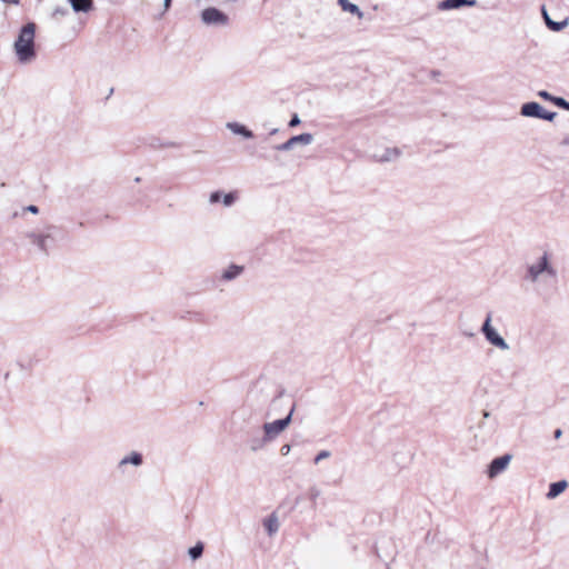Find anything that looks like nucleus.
Listing matches in <instances>:
<instances>
[{
    "mask_svg": "<svg viewBox=\"0 0 569 569\" xmlns=\"http://www.w3.org/2000/svg\"><path fill=\"white\" fill-rule=\"evenodd\" d=\"M263 526L270 537L276 535L280 528L278 516L276 513H271L263 520Z\"/></svg>",
    "mask_w": 569,
    "mask_h": 569,
    "instance_id": "nucleus-16",
    "label": "nucleus"
},
{
    "mask_svg": "<svg viewBox=\"0 0 569 569\" xmlns=\"http://www.w3.org/2000/svg\"><path fill=\"white\" fill-rule=\"evenodd\" d=\"M56 228L49 226L46 228L43 232L30 231L26 234V237L30 240V242L37 246L38 250L44 254L49 253L50 244L53 242V230Z\"/></svg>",
    "mask_w": 569,
    "mask_h": 569,
    "instance_id": "nucleus-5",
    "label": "nucleus"
},
{
    "mask_svg": "<svg viewBox=\"0 0 569 569\" xmlns=\"http://www.w3.org/2000/svg\"><path fill=\"white\" fill-rule=\"evenodd\" d=\"M290 450H291V446H290V445H287V443H286V445H283V446L280 448V452H281V455H282V456H287V455H289Z\"/></svg>",
    "mask_w": 569,
    "mask_h": 569,
    "instance_id": "nucleus-29",
    "label": "nucleus"
},
{
    "mask_svg": "<svg viewBox=\"0 0 569 569\" xmlns=\"http://www.w3.org/2000/svg\"><path fill=\"white\" fill-rule=\"evenodd\" d=\"M477 4V0H443L438 3L439 10H453L459 9L463 6L475 7Z\"/></svg>",
    "mask_w": 569,
    "mask_h": 569,
    "instance_id": "nucleus-11",
    "label": "nucleus"
},
{
    "mask_svg": "<svg viewBox=\"0 0 569 569\" xmlns=\"http://www.w3.org/2000/svg\"><path fill=\"white\" fill-rule=\"evenodd\" d=\"M538 96L547 101H551L552 102V99L555 96H551L548 91L546 90H541L538 92Z\"/></svg>",
    "mask_w": 569,
    "mask_h": 569,
    "instance_id": "nucleus-26",
    "label": "nucleus"
},
{
    "mask_svg": "<svg viewBox=\"0 0 569 569\" xmlns=\"http://www.w3.org/2000/svg\"><path fill=\"white\" fill-rule=\"evenodd\" d=\"M171 1H172V0H163V8H164V11H167V10L170 8V6H171Z\"/></svg>",
    "mask_w": 569,
    "mask_h": 569,
    "instance_id": "nucleus-32",
    "label": "nucleus"
},
{
    "mask_svg": "<svg viewBox=\"0 0 569 569\" xmlns=\"http://www.w3.org/2000/svg\"><path fill=\"white\" fill-rule=\"evenodd\" d=\"M244 268L238 264H230L227 269L221 272V280L232 281L242 274Z\"/></svg>",
    "mask_w": 569,
    "mask_h": 569,
    "instance_id": "nucleus-13",
    "label": "nucleus"
},
{
    "mask_svg": "<svg viewBox=\"0 0 569 569\" xmlns=\"http://www.w3.org/2000/svg\"><path fill=\"white\" fill-rule=\"evenodd\" d=\"M251 449H252L253 451H256V450H258V449H259V446H252V447H251Z\"/></svg>",
    "mask_w": 569,
    "mask_h": 569,
    "instance_id": "nucleus-35",
    "label": "nucleus"
},
{
    "mask_svg": "<svg viewBox=\"0 0 569 569\" xmlns=\"http://www.w3.org/2000/svg\"><path fill=\"white\" fill-rule=\"evenodd\" d=\"M542 14H543V18H545L547 27L549 29H551L552 31H560V30H562L567 26V21L566 20L561 21V22H557V21L551 20L550 17L547 13V10L545 9V7L542 8Z\"/></svg>",
    "mask_w": 569,
    "mask_h": 569,
    "instance_id": "nucleus-19",
    "label": "nucleus"
},
{
    "mask_svg": "<svg viewBox=\"0 0 569 569\" xmlns=\"http://www.w3.org/2000/svg\"><path fill=\"white\" fill-rule=\"evenodd\" d=\"M490 413L488 411H483V418H488Z\"/></svg>",
    "mask_w": 569,
    "mask_h": 569,
    "instance_id": "nucleus-34",
    "label": "nucleus"
},
{
    "mask_svg": "<svg viewBox=\"0 0 569 569\" xmlns=\"http://www.w3.org/2000/svg\"><path fill=\"white\" fill-rule=\"evenodd\" d=\"M227 128L234 134H240L246 139H251L253 137V132L249 130L243 124L238 122H228Z\"/></svg>",
    "mask_w": 569,
    "mask_h": 569,
    "instance_id": "nucleus-17",
    "label": "nucleus"
},
{
    "mask_svg": "<svg viewBox=\"0 0 569 569\" xmlns=\"http://www.w3.org/2000/svg\"><path fill=\"white\" fill-rule=\"evenodd\" d=\"M552 103H555L557 107L562 108L565 110L568 107V101L561 97H553Z\"/></svg>",
    "mask_w": 569,
    "mask_h": 569,
    "instance_id": "nucleus-22",
    "label": "nucleus"
},
{
    "mask_svg": "<svg viewBox=\"0 0 569 569\" xmlns=\"http://www.w3.org/2000/svg\"><path fill=\"white\" fill-rule=\"evenodd\" d=\"M561 435H562V431H561L560 429H557V430L555 431V438H556V439L560 438V437H561Z\"/></svg>",
    "mask_w": 569,
    "mask_h": 569,
    "instance_id": "nucleus-33",
    "label": "nucleus"
},
{
    "mask_svg": "<svg viewBox=\"0 0 569 569\" xmlns=\"http://www.w3.org/2000/svg\"><path fill=\"white\" fill-rule=\"evenodd\" d=\"M566 110H568V111H569V102H568V107L566 108Z\"/></svg>",
    "mask_w": 569,
    "mask_h": 569,
    "instance_id": "nucleus-37",
    "label": "nucleus"
},
{
    "mask_svg": "<svg viewBox=\"0 0 569 569\" xmlns=\"http://www.w3.org/2000/svg\"><path fill=\"white\" fill-rule=\"evenodd\" d=\"M313 141V136L311 133H301L298 136L291 137L286 142L276 147L279 151H289L295 148L297 144L308 146Z\"/></svg>",
    "mask_w": 569,
    "mask_h": 569,
    "instance_id": "nucleus-8",
    "label": "nucleus"
},
{
    "mask_svg": "<svg viewBox=\"0 0 569 569\" xmlns=\"http://www.w3.org/2000/svg\"><path fill=\"white\" fill-rule=\"evenodd\" d=\"M567 488H568V481H566V480H560V481H557V482H552L549 486V491L547 492L546 497L549 500L556 499Z\"/></svg>",
    "mask_w": 569,
    "mask_h": 569,
    "instance_id": "nucleus-12",
    "label": "nucleus"
},
{
    "mask_svg": "<svg viewBox=\"0 0 569 569\" xmlns=\"http://www.w3.org/2000/svg\"><path fill=\"white\" fill-rule=\"evenodd\" d=\"M68 13V9L58 7L53 10V16H66Z\"/></svg>",
    "mask_w": 569,
    "mask_h": 569,
    "instance_id": "nucleus-27",
    "label": "nucleus"
},
{
    "mask_svg": "<svg viewBox=\"0 0 569 569\" xmlns=\"http://www.w3.org/2000/svg\"><path fill=\"white\" fill-rule=\"evenodd\" d=\"M36 23L28 22L24 24L13 42V50L20 63H29L36 59Z\"/></svg>",
    "mask_w": 569,
    "mask_h": 569,
    "instance_id": "nucleus-1",
    "label": "nucleus"
},
{
    "mask_svg": "<svg viewBox=\"0 0 569 569\" xmlns=\"http://www.w3.org/2000/svg\"><path fill=\"white\" fill-rule=\"evenodd\" d=\"M402 156V151L398 147L386 148L380 153H375L373 158L378 162H393Z\"/></svg>",
    "mask_w": 569,
    "mask_h": 569,
    "instance_id": "nucleus-9",
    "label": "nucleus"
},
{
    "mask_svg": "<svg viewBox=\"0 0 569 569\" xmlns=\"http://www.w3.org/2000/svg\"><path fill=\"white\" fill-rule=\"evenodd\" d=\"M222 198V193L220 191H214L210 194V202L211 203H217L220 201V199Z\"/></svg>",
    "mask_w": 569,
    "mask_h": 569,
    "instance_id": "nucleus-25",
    "label": "nucleus"
},
{
    "mask_svg": "<svg viewBox=\"0 0 569 569\" xmlns=\"http://www.w3.org/2000/svg\"><path fill=\"white\" fill-rule=\"evenodd\" d=\"M491 322L492 312H488L480 329L481 333L491 346L498 348L501 351H508L510 349V346L503 339V337L499 335L497 329L493 328Z\"/></svg>",
    "mask_w": 569,
    "mask_h": 569,
    "instance_id": "nucleus-3",
    "label": "nucleus"
},
{
    "mask_svg": "<svg viewBox=\"0 0 569 569\" xmlns=\"http://www.w3.org/2000/svg\"><path fill=\"white\" fill-rule=\"evenodd\" d=\"M543 107L535 101L526 102L520 108V114L527 118L540 119Z\"/></svg>",
    "mask_w": 569,
    "mask_h": 569,
    "instance_id": "nucleus-10",
    "label": "nucleus"
},
{
    "mask_svg": "<svg viewBox=\"0 0 569 569\" xmlns=\"http://www.w3.org/2000/svg\"><path fill=\"white\" fill-rule=\"evenodd\" d=\"M465 336H467V337H473V333H472V332H470V333L465 332Z\"/></svg>",
    "mask_w": 569,
    "mask_h": 569,
    "instance_id": "nucleus-36",
    "label": "nucleus"
},
{
    "mask_svg": "<svg viewBox=\"0 0 569 569\" xmlns=\"http://www.w3.org/2000/svg\"><path fill=\"white\" fill-rule=\"evenodd\" d=\"M204 546L202 542H197L193 547L189 548L188 555L194 561L201 558L203 553Z\"/></svg>",
    "mask_w": 569,
    "mask_h": 569,
    "instance_id": "nucleus-20",
    "label": "nucleus"
},
{
    "mask_svg": "<svg viewBox=\"0 0 569 569\" xmlns=\"http://www.w3.org/2000/svg\"><path fill=\"white\" fill-rule=\"evenodd\" d=\"M72 10L77 13H88L93 10V0H68Z\"/></svg>",
    "mask_w": 569,
    "mask_h": 569,
    "instance_id": "nucleus-14",
    "label": "nucleus"
},
{
    "mask_svg": "<svg viewBox=\"0 0 569 569\" xmlns=\"http://www.w3.org/2000/svg\"><path fill=\"white\" fill-rule=\"evenodd\" d=\"M26 209H27V211H29V212H31L33 214H37L39 212V208L37 206H34V204H30Z\"/></svg>",
    "mask_w": 569,
    "mask_h": 569,
    "instance_id": "nucleus-30",
    "label": "nucleus"
},
{
    "mask_svg": "<svg viewBox=\"0 0 569 569\" xmlns=\"http://www.w3.org/2000/svg\"><path fill=\"white\" fill-rule=\"evenodd\" d=\"M201 20L207 26L224 27L229 23V17L213 7L207 8L201 12Z\"/></svg>",
    "mask_w": 569,
    "mask_h": 569,
    "instance_id": "nucleus-6",
    "label": "nucleus"
},
{
    "mask_svg": "<svg viewBox=\"0 0 569 569\" xmlns=\"http://www.w3.org/2000/svg\"><path fill=\"white\" fill-rule=\"evenodd\" d=\"M300 123V118L298 114H293L291 120L289 121V127H296Z\"/></svg>",
    "mask_w": 569,
    "mask_h": 569,
    "instance_id": "nucleus-28",
    "label": "nucleus"
},
{
    "mask_svg": "<svg viewBox=\"0 0 569 569\" xmlns=\"http://www.w3.org/2000/svg\"><path fill=\"white\" fill-rule=\"evenodd\" d=\"M143 462L142 455L137 451H132L130 455L124 456L118 463L119 468H122L127 465H132L134 467H140Z\"/></svg>",
    "mask_w": 569,
    "mask_h": 569,
    "instance_id": "nucleus-15",
    "label": "nucleus"
},
{
    "mask_svg": "<svg viewBox=\"0 0 569 569\" xmlns=\"http://www.w3.org/2000/svg\"><path fill=\"white\" fill-rule=\"evenodd\" d=\"M338 4L346 12L353 13L360 19L363 17V12L357 4L351 3L349 0H338Z\"/></svg>",
    "mask_w": 569,
    "mask_h": 569,
    "instance_id": "nucleus-18",
    "label": "nucleus"
},
{
    "mask_svg": "<svg viewBox=\"0 0 569 569\" xmlns=\"http://www.w3.org/2000/svg\"><path fill=\"white\" fill-rule=\"evenodd\" d=\"M557 113L553 112V111H548L543 108V111L541 113V117L540 119L542 120H547V121H552L555 118H556Z\"/></svg>",
    "mask_w": 569,
    "mask_h": 569,
    "instance_id": "nucleus-23",
    "label": "nucleus"
},
{
    "mask_svg": "<svg viewBox=\"0 0 569 569\" xmlns=\"http://www.w3.org/2000/svg\"><path fill=\"white\" fill-rule=\"evenodd\" d=\"M295 408L292 407L288 416L283 419L266 422L263 425V441L269 442L274 440L282 431H284L291 422Z\"/></svg>",
    "mask_w": 569,
    "mask_h": 569,
    "instance_id": "nucleus-4",
    "label": "nucleus"
},
{
    "mask_svg": "<svg viewBox=\"0 0 569 569\" xmlns=\"http://www.w3.org/2000/svg\"><path fill=\"white\" fill-rule=\"evenodd\" d=\"M511 459H512V456L510 453H506L503 456L495 458L488 466V470H487L488 477L490 479H493L497 476H499L500 473H502L510 465Z\"/></svg>",
    "mask_w": 569,
    "mask_h": 569,
    "instance_id": "nucleus-7",
    "label": "nucleus"
},
{
    "mask_svg": "<svg viewBox=\"0 0 569 569\" xmlns=\"http://www.w3.org/2000/svg\"><path fill=\"white\" fill-rule=\"evenodd\" d=\"M331 457V452L329 450H321L318 452V455L315 457L313 462L318 465L320 461L328 459Z\"/></svg>",
    "mask_w": 569,
    "mask_h": 569,
    "instance_id": "nucleus-21",
    "label": "nucleus"
},
{
    "mask_svg": "<svg viewBox=\"0 0 569 569\" xmlns=\"http://www.w3.org/2000/svg\"><path fill=\"white\" fill-rule=\"evenodd\" d=\"M561 144L569 147V133L563 137Z\"/></svg>",
    "mask_w": 569,
    "mask_h": 569,
    "instance_id": "nucleus-31",
    "label": "nucleus"
},
{
    "mask_svg": "<svg viewBox=\"0 0 569 569\" xmlns=\"http://www.w3.org/2000/svg\"><path fill=\"white\" fill-rule=\"evenodd\" d=\"M234 200H236V197H234V194H233V193H227V194H224V196H223V198H222L223 204H224L226 207H230V206H232V204H233V202H234Z\"/></svg>",
    "mask_w": 569,
    "mask_h": 569,
    "instance_id": "nucleus-24",
    "label": "nucleus"
},
{
    "mask_svg": "<svg viewBox=\"0 0 569 569\" xmlns=\"http://www.w3.org/2000/svg\"><path fill=\"white\" fill-rule=\"evenodd\" d=\"M543 273L549 276L556 274L549 262L548 253H543L537 260L527 263L525 279L530 282H537Z\"/></svg>",
    "mask_w": 569,
    "mask_h": 569,
    "instance_id": "nucleus-2",
    "label": "nucleus"
}]
</instances>
